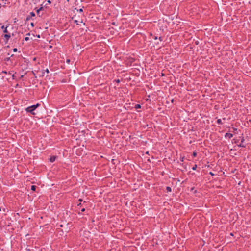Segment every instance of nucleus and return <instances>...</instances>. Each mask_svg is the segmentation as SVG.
<instances>
[{
  "mask_svg": "<svg viewBox=\"0 0 251 251\" xmlns=\"http://www.w3.org/2000/svg\"><path fill=\"white\" fill-rule=\"evenodd\" d=\"M40 104L37 103V104L36 105H33L32 106H29L28 107H27L26 109H25V110L27 112H29V113H31V114H32L33 115H35V113L33 112L34 110H35L38 106H39Z\"/></svg>",
  "mask_w": 251,
  "mask_h": 251,
  "instance_id": "nucleus-1",
  "label": "nucleus"
},
{
  "mask_svg": "<svg viewBox=\"0 0 251 251\" xmlns=\"http://www.w3.org/2000/svg\"><path fill=\"white\" fill-rule=\"evenodd\" d=\"M4 37L6 39V42H7L10 38V34L9 33H6L4 35Z\"/></svg>",
  "mask_w": 251,
  "mask_h": 251,
  "instance_id": "nucleus-2",
  "label": "nucleus"
},
{
  "mask_svg": "<svg viewBox=\"0 0 251 251\" xmlns=\"http://www.w3.org/2000/svg\"><path fill=\"white\" fill-rule=\"evenodd\" d=\"M56 158V157L55 156H51L50 158V161L51 162H53L55 160Z\"/></svg>",
  "mask_w": 251,
  "mask_h": 251,
  "instance_id": "nucleus-3",
  "label": "nucleus"
},
{
  "mask_svg": "<svg viewBox=\"0 0 251 251\" xmlns=\"http://www.w3.org/2000/svg\"><path fill=\"white\" fill-rule=\"evenodd\" d=\"M7 28V27H5L4 25L1 26V28L4 29L3 32L5 33H8Z\"/></svg>",
  "mask_w": 251,
  "mask_h": 251,
  "instance_id": "nucleus-4",
  "label": "nucleus"
},
{
  "mask_svg": "<svg viewBox=\"0 0 251 251\" xmlns=\"http://www.w3.org/2000/svg\"><path fill=\"white\" fill-rule=\"evenodd\" d=\"M166 190H167V192H171L172 191V189L170 187L167 186L166 187Z\"/></svg>",
  "mask_w": 251,
  "mask_h": 251,
  "instance_id": "nucleus-5",
  "label": "nucleus"
},
{
  "mask_svg": "<svg viewBox=\"0 0 251 251\" xmlns=\"http://www.w3.org/2000/svg\"><path fill=\"white\" fill-rule=\"evenodd\" d=\"M74 22L76 24V25H79V23H82V21H78L76 20H74Z\"/></svg>",
  "mask_w": 251,
  "mask_h": 251,
  "instance_id": "nucleus-6",
  "label": "nucleus"
},
{
  "mask_svg": "<svg viewBox=\"0 0 251 251\" xmlns=\"http://www.w3.org/2000/svg\"><path fill=\"white\" fill-rule=\"evenodd\" d=\"M36 187L34 185L31 186V190L33 191H35L36 189Z\"/></svg>",
  "mask_w": 251,
  "mask_h": 251,
  "instance_id": "nucleus-7",
  "label": "nucleus"
},
{
  "mask_svg": "<svg viewBox=\"0 0 251 251\" xmlns=\"http://www.w3.org/2000/svg\"><path fill=\"white\" fill-rule=\"evenodd\" d=\"M141 108V106L140 104H136L135 105V108L137 109V108Z\"/></svg>",
  "mask_w": 251,
  "mask_h": 251,
  "instance_id": "nucleus-8",
  "label": "nucleus"
},
{
  "mask_svg": "<svg viewBox=\"0 0 251 251\" xmlns=\"http://www.w3.org/2000/svg\"><path fill=\"white\" fill-rule=\"evenodd\" d=\"M30 15H31V16H35V13L33 12H30Z\"/></svg>",
  "mask_w": 251,
  "mask_h": 251,
  "instance_id": "nucleus-9",
  "label": "nucleus"
},
{
  "mask_svg": "<svg viewBox=\"0 0 251 251\" xmlns=\"http://www.w3.org/2000/svg\"><path fill=\"white\" fill-rule=\"evenodd\" d=\"M114 81L116 82L117 83H120L121 81L120 79H118L115 80Z\"/></svg>",
  "mask_w": 251,
  "mask_h": 251,
  "instance_id": "nucleus-10",
  "label": "nucleus"
},
{
  "mask_svg": "<svg viewBox=\"0 0 251 251\" xmlns=\"http://www.w3.org/2000/svg\"><path fill=\"white\" fill-rule=\"evenodd\" d=\"M197 155V152H194L193 153V156H196Z\"/></svg>",
  "mask_w": 251,
  "mask_h": 251,
  "instance_id": "nucleus-11",
  "label": "nucleus"
},
{
  "mask_svg": "<svg viewBox=\"0 0 251 251\" xmlns=\"http://www.w3.org/2000/svg\"><path fill=\"white\" fill-rule=\"evenodd\" d=\"M45 71L48 74L49 73V70L48 69H47L45 70Z\"/></svg>",
  "mask_w": 251,
  "mask_h": 251,
  "instance_id": "nucleus-12",
  "label": "nucleus"
},
{
  "mask_svg": "<svg viewBox=\"0 0 251 251\" xmlns=\"http://www.w3.org/2000/svg\"><path fill=\"white\" fill-rule=\"evenodd\" d=\"M17 51V48L13 49V51L14 52H16Z\"/></svg>",
  "mask_w": 251,
  "mask_h": 251,
  "instance_id": "nucleus-13",
  "label": "nucleus"
},
{
  "mask_svg": "<svg viewBox=\"0 0 251 251\" xmlns=\"http://www.w3.org/2000/svg\"><path fill=\"white\" fill-rule=\"evenodd\" d=\"M159 40L160 41H162V37H159Z\"/></svg>",
  "mask_w": 251,
  "mask_h": 251,
  "instance_id": "nucleus-14",
  "label": "nucleus"
},
{
  "mask_svg": "<svg viewBox=\"0 0 251 251\" xmlns=\"http://www.w3.org/2000/svg\"><path fill=\"white\" fill-rule=\"evenodd\" d=\"M9 60H10V57L6 58L5 59V60H6V61H9Z\"/></svg>",
  "mask_w": 251,
  "mask_h": 251,
  "instance_id": "nucleus-15",
  "label": "nucleus"
},
{
  "mask_svg": "<svg viewBox=\"0 0 251 251\" xmlns=\"http://www.w3.org/2000/svg\"><path fill=\"white\" fill-rule=\"evenodd\" d=\"M85 209L84 208H82V209L81 210V212H84V211H85Z\"/></svg>",
  "mask_w": 251,
  "mask_h": 251,
  "instance_id": "nucleus-16",
  "label": "nucleus"
},
{
  "mask_svg": "<svg viewBox=\"0 0 251 251\" xmlns=\"http://www.w3.org/2000/svg\"><path fill=\"white\" fill-rule=\"evenodd\" d=\"M197 167V165H195L194 167H193V170H195Z\"/></svg>",
  "mask_w": 251,
  "mask_h": 251,
  "instance_id": "nucleus-17",
  "label": "nucleus"
},
{
  "mask_svg": "<svg viewBox=\"0 0 251 251\" xmlns=\"http://www.w3.org/2000/svg\"><path fill=\"white\" fill-rule=\"evenodd\" d=\"M29 40L28 37H25V41H27V40Z\"/></svg>",
  "mask_w": 251,
  "mask_h": 251,
  "instance_id": "nucleus-18",
  "label": "nucleus"
},
{
  "mask_svg": "<svg viewBox=\"0 0 251 251\" xmlns=\"http://www.w3.org/2000/svg\"><path fill=\"white\" fill-rule=\"evenodd\" d=\"M40 10H39V9H37V11H36V12H37V14H39V12H40Z\"/></svg>",
  "mask_w": 251,
  "mask_h": 251,
  "instance_id": "nucleus-19",
  "label": "nucleus"
},
{
  "mask_svg": "<svg viewBox=\"0 0 251 251\" xmlns=\"http://www.w3.org/2000/svg\"><path fill=\"white\" fill-rule=\"evenodd\" d=\"M42 9H43V7H41V8H40L39 9V10L41 11V10H42Z\"/></svg>",
  "mask_w": 251,
  "mask_h": 251,
  "instance_id": "nucleus-20",
  "label": "nucleus"
},
{
  "mask_svg": "<svg viewBox=\"0 0 251 251\" xmlns=\"http://www.w3.org/2000/svg\"><path fill=\"white\" fill-rule=\"evenodd\" d=\"M217 122H218V123H220L221 122V120L220 119L218 120Z\"/></svg>",
  "mask_w": 251,
  "mask_h": 251,
  "instance_id": "nucleus-21",
  "label": "nucleus"
},
{
  "mask_svg": "<svg viewBox=\"0 0 251 251\" xmlns=\"http://www.w3.org/2000/svg\"><path fill=\"white\" fill-rule=\"evenodd\" d=\"M67 62L69 63L70 62V60H69V59H68V60H67Z\"/></svg>",
  "mask_w": 251,
  "mask_h": 251,
  "instance_id": "nucleus-22",
  "label": "nucleus"
},
{
  "mask_svg": "<svg viewBox=\"0 0 251 251\" xmlns=\"http://www.w3.org/2000/svg\"><path fill=\"white\" fill-rule=\"evenodd\" d=\"M31 25L32 26H34L33 23H31Z\"/></svg>",
  "mask_w": 251,
  "mask_h": 251,
  "instance_id": "nucleus-23",
  "label": "nucleus"
},
{
  "mask_svg": "<svg viewBox=\"0 0 251 251\" xmlns=\"http://www.w3.org/2000/svg\"><path fill=\"white\" fill-rule=\"evenodd\" d=\"M154 39H157L156 36H154Z\"/></svg>",
  "mask_w": 251,
  "mask_h": 251,
  "instance_id": "nucleus-24",
  "label": "nucleus"
},
{
  "mask_svg": "<svg viewBox=\"0 0 251 251\" xmlns=\"http://www.w3.org/2000/svg\"><path fill=\"white\" fill-rule=\"evenodd\" d=\"M1 7H2V5H1V4L0 3V8H1Z\"/></svg>",
  "mask_w": 251,
  "mask_h": 251,
  "instance_id": "nucleus-25",
  "label": "nucleus"
},
{
  "mask_svg": "<svg viewBox=\"0 0 251 251\" xmlns=\"http://www.w3.org/2000/svg\"><path fill=\"white\" fill-rule=\"evenodd\" d=\"M14 74H13L12 75V77H13V79H14Z\"/></svg>",
  "mask_w": 251,
  "mask_h": 251,
  "instance_id": "nucleus-26",
  "label": "nucleus"
},
{
  "mask_svg": "<svg viewBox=\"0 0 251 251\" xmlns=\"http://www.w3.org/2000/svg\"><path fill=\"white\" fill-rule=\"evenodd\" d=\"M48 3H50V0H48Z\"/></svg>",
  "mask_w": 251,
  "mask_h": 251,
  "instance_id": "nucleus-27",
  "label": "nucleus"
},
{
  "mask_svg": "<svg viewBox=\"0 0 251 251\" xmlns=\"http://www.w3.org/2000/svg\"><path fill=\"white\" fill-rule=\"evenodd\" d=\"M79 11L82 12V9H80L79 10Z\"/></svg>",
  "mask_w": 251,
  "mask_h": 251,
  "instance_id": "nucleus-28",
  "label": "nucleus"
},
{
  "mask_svg": "<svg viewBox=\"0 0 251 251\" xmlns=\"http://www.w3.org/2000/svg\"><path fill=\"white\" fill-rule=\"evenodd\" d=\"M79 201H82V199H80L79 200Z\"/></svg>",
  "mask_w": 251,
  "mask_h": 251,
  "instance_id": "nucleus-29",
  "label": "nucleus"
},
{
  "mask_svg": "<svg viewBox=\"0 0 251 251\" xmlns=\"http://www.w3.org/2000/svg\"><path fill=\"white\" fill-rule=\"evenodd\" d=\"M44 72H43L42 76H44Z\"/></svg>",
  "mask_w": 251,
  "mask_h": 251,
  "instance_id": "nucleus-30",
  "label": "nucleus"
},
{
  "mask_svg": "<svg viewBox=\"0 0 251 251\" xmlns=\"http://www.w3.org/2000/svg\"><path fill=\"white\" fill-rule=\"evenodd\" d=\"M79 205H81V203H80L78 204V206H79Z\"/></svg>",
  "mask_w": 251,
  "mask_h": 251,
  "instance_id": "nucleus-31",
  "label": "nucleus"
},
{
  "mask_svg": "<svg viewBox=\"0 0 251 251\" xmlns=\"http://www.w3.org/2000/svg\"><path fill=\"white\" fill-rule=\"evenodd\" d=\"M3 73H4V74H6V72H3Z\"/></svg>",
  "mask_w": 251,
  "mask_h": 251,
  "instance_id": "nucleus-32",
  "label": "nucleus"
}]
</instances>
